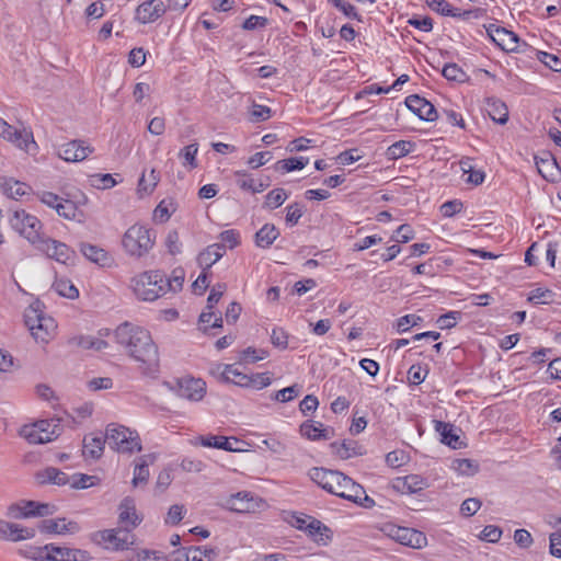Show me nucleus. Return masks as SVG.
<instances>
[{"label": "nucleus", "mask_w": 561, "mask_h": 561, "mask_svg": "<svg viewBox=\"0 0 561 561\" xmlns=\"http://www.w3.org/2000/svg\"><path fill=\"white\" fill-rule=\"evenodd\" d=\"M311 480L327 492L344 500L356 503L363 507H371L375 502L370 499L364 488L353 479L337 470L324 468H312L309 471Z\"/></svg>", "instance_id": "obj_1"}, {"label": "nucleus", "mask_w": 561, "mask_h": 561, "mask_svg": "<svg viewBox=\"0 0 561 561\" xmlns=\"http://www.w3.org/2000/svg\"><path fill=\"white\" fill-rule=\"evenodd\" d=\"M114 335L135 360L148 367L158 365V348L148 330L126 321L116 328Z\"/></svg>", "instance_id": "obj_2"}, {"label": "nucleus", "mask_w": 561, "mask_h": 561, "mask_svg": "<svg viewBox=\"0 0 561 561\" xmlns=\"http://www.w3.org/2000/svg\"><path fill=\"white\" fill-rule=\"evenodd\" d=\"M156 239L154 230L141 224H134L123 234L122 247L127 255L140 259L153 249Z\"/></svg>", "instance_id": "obj_3"}, {"label": "nucleus", "mask_w": 561, "mask_h": 561, "mask_svg": "<svg viewBox=\"0 0 561 561\" xmlns=\"http://www.w3.org/2000/svg\"><path fill=\"white\" fill-rule=\"evenodd\" d=\"M24 322L37 342L48 343L55 335L57 324L44 313L39 302L30 305L24 311Z\"/></svg>", "instance_id": "obj_4"}, {"label": "nucleus", "mask_w": 561, "mask_h": 561, "mask_svg": "<svg viewBox=\"0 0 561 561\" xmlns=\"http://www.w3.org/2000/svg\"><path fill=\"white\" fill-rule=\"evenodd\" d=\"M106 443L121 454H133L141 450V442L136 431L124 425L108 424L106 427Z\"/></svg>", "instance_id": "obj_5"}, {"label": "nucleus", "mask_w": 561, "mask_h": 561, "mask_svg": "<svg viewBox=\"0 0 561 561\" xmlns=\"http://www.w3.org/2000/svg\"><path fill=\"white\" fill-rule=\"evenodd\" d=\"M164 274L160 271L145 272L134 279L136 296L145 301H153L165 295Z\"/></svg>", "instance_id": "obj_6"}, {"label": "nucleus", "mask_w": 561, "mask_h": 561, "mask_svg": "<svg viewBox=\"0 0 561 561\" xmlns=\"http://www.w3.org/2000/svg\"><path fill=\"white\" fill-rule=\"evenodd\" d=\"M91 540L106 550H127L135 542V535L128 528L104 529L91 534Z\"/></svg>", "instance_id": "obj_7"}, {"label": "nucleus", "mask_w": 561, "mask_h": 561, "mask_svg": "<svg viewBox=\"0 0 561 561\" xmlns=\"http://www.w3.org/2000/svg\"><path fill=\"white\" fill-rule=\"evenodd\" d=\"M61 433L59 420H39L31 425H24L21 435L30 444H45L56 439Z\"/></svg>", "instance_id": "obj_8"}, {"label": "nucleus", "mask_w": 561, "mask_h": 561, "mask_svg": "<svg viewBox=\"0 0 561 561\" xmlns=\"http://www.w3.org/2000/svg\"><path fill=\"white\" fill-rule=\"evenodd\" d=\"M12 228L32 244L37 245L43 237L41 236L42 222L39 219L24 209L15 210L10 218Z\"/></svg>", "instance_id": "obj_9"}, {"label": "nucleus", "mask_w": 561, "mask_h": 561, "mask_svg": "<svg viewBox=\"0 0 561 561\" xmlns=\"http://www.w3.org/2000/svg\"><path fill=\"white\" fill-rule=\"evenodd\" d=\"M55 507L47 503L22 500L8 506L5 515L12 519L44 517L54 514Z\"/></svg>", "instance_id": "obj_10"}, {"label": "nucleus", "mask_w": 561, "mask_h": 561, "mask_svg": "<svg viewBox=\"0 0 561 561\" xmlns=\"http://www.w3.org/2000/svg\"><path fill=\"white\" fill-rule=\"evenodd\" d=\"M36 247L42 252H44L49 259H54L58 263L65 265H72L77 257L75 250H72L66 243L50 238H43Z\"/></svg>", "instance_id": "obj_11"}, {"label": "nucleus", "mask_w": 561, "mask_h": 561, "mask_svg": "<svg viewBox=\"0 0 561 561\" xmlns=\"http://www.w3.org/2000/svg\"><path fill=\"white\" fill-rule=\"evenodd\" d=\"M0 136L14 144L18 148L28 152L31 147L36 148L33 133L26 129H16L0 117Z\"/></svg>", "instance_id": "obj_12"}, {"label": "nucleus", "mask_w": 561, "mask_h": 561, "mask_svg": "<svg viewBox=\"0 0 561 561\" xmlns=\"http://www.w3.org/2000/svg\"><path fill=\"white\" fill-rule=\"evenodd\" d=\"M175 392L183 399L198 402L206 394V382L201 378L182 377L176 380Z\"/></svg>", "instance_id": "obj_13"}, {"label": "nucleus", "mask_w": 561, "mask_h": 561, "mask_svg": "<svg viewBox=\"0 0 561 561\" xmlns=\"http://www.w3.org/2000/svg\"><path fill=\"white\" fill-rule=\"evenodd\" d=\"M388 535L397 542L414 549H421L426 546L427 542L426 536L422 531L414 528L393 525L389 527Z\"/></svg>", "instance_id": "obj_14"}, {"label": "nucleus", "mask_w": 561, "mask_h": 561, "mask_svg": "<svg viewBox=\"0 0 561 561\" xmlns=\"http://www.w3.org/2000/svg\"><path fill=\"white\" fill-rule=\"evenodd\" d=\"M94 148L83 140H70L58 148L57 156L66 162H80L87 159Z\"/></svg>", "instance_id": "obj_15"}, {"label": "nucleus", "mask_w": 561, "mask_h": 561, "mask_svg": "<svg viewBox=\"0 0 561 561\" xmlns=\"http://www.w3.org/2000/svg\"><path fill=\"white\" fill-rule=\"evenodd\" d=\"M167 12L162 0H147L141 2L135 11V20L140 24H149L159 20Z\"/></svg>", "instance_id": "obj_16"}, {"label": "nucleus", "mask_w": 561, "mask_h": 561, "mask_svg": "<svg viewBox=\"0 0 561 561\" xmlns=\"http://www.w3.org/2000/svg\"><path fill=\"white\" fill-rule=\"evenodd\" d=\"M261 499L254 496L249 491L231 494L226 500V507L236 513H252L261 505Z\"/></svg>", "instance_id": "obj_17"}, {"label": "nucleus", "mask_w": 561, "mask_h": 561, "mask_svg": "<svg viewBox=\"0 0 561 561\" xmlns=\"http://www.w3.org/2000/svg\"><path fill=\"white\" fill-rule=\"evenodd\" d=\"M405 105L423 121L434 122L438 117L435 106L419 94L409 95L405 99Z\"/></svg>", "instance_id": "obj_18"}, {"label": "nucleus", "mask_w": 561, "mask_h": 561, "mask_svg": "<svg viewBox=\"0 0 561 561\" xmlns=\"http://www.w3.org/2000/svg\"><path fill=\"white\" fill-rule=\"evenodd\" d=\"M486 33L490 38L505 51H514L518 47V36L512 31L495 24H490L486 27Z\"/></svg>", "instance_id": "obj_19"}, {"label": "nucleus", "mask_w": 561, "mask_h": 561, "mask_svg": "<svg viewBox=\"0 0 561 561\" xmlns=\"http://www.w3.org/2000/svg\"><path fill=\"white\" fill-rule=\"evenodd\" d=\"M35 536V529L23 527L8 520L0 519V539L8 541H21Z\"/></svg>", "instance_id": "obj_20"}, {"label": "nucleus", "mask_w": 561, "mask_h": 561, "mask_svg": "<svg viewBox=\"0 0 561 561\" xmlns=\"http://www.w3.org/2000/svg\"><path fill=\"white\" fill-rule=\"evenodd\" d=\"M428 486V480L420 474L398 477L393 481V489L403 494L417 493Z\"/></svg>", "instance_id": "obj_21"}, {"label": "nucleus", "mask_w": 561, "mask_h": 561, "mask_svg": "<svg viewBox=\"0 0 561 561\" xmlns=\"http://www.w3.org/2000/svg\"><path fill=\"white\" fill-rule=\"evenodd\" d=\"M119 523L124 525V528L130 529V531L136 528L142 520V518L137 514L135 501L133 497H125L119 506H118Z\"/></svg>", "instance_id": "obj_22"}, {"label": "nucleus", "mask_w": 561, "mask_h": 561, "mask_svg": "<svg viewBox=\"0 0 561 561\" xmlns=\"http://www.w3.org/2000/svg\"><path fill=\"white\" fill-rule=\"evenodd\" d=\"M49 557L48 561H87L90 559L88 551L58 547L53 543H49Z\"/></svg>", "instance_id": "obj_23"}, {"label": "nucleus", "mask_w": 561, "mask_h": 561, "mask_svg": "<svg viewBox=\"0 0 561 561\" xmlns=\"http://www.w3.org/2000/svg\"><path fill=\"white\" fill-rule=\"evenodd\" d=\"M199 443L204 447L208 448H217L226 451H241L242 449L238 447L241 442L236 437H226L221 435H207L201 436Z\"/></svg>", "instance_id": "obj_24"}, {"label": "nucleus", "mask_w": 561, "mask_h": 561, "mask_svg": "<svg viewBox=\"0 0 561 561\" xmlns=\"http://www.w3.org/2000/svg\"><path fill=\"white\" fill-rule=\"evenodd\" d=\"M38 528L42 533L58 535L79 531V525L76 522H66V518L44 519L39 523Z\"/></svg>", "instance_id": "obj_25"}, {"label": "nucleus", "mask_w": 561, "mask_h": 561, "mask_svg": "<svg viewBox=\"0 0 561 561\" xmlns=\"http://www.w3.org/2000/svg\"><path fill=\"white\" fill-rule=\"evenodd\" d=\"M157 459L154 454H148L140 456L136 459L134 468L133 485L136 488L140 484H146L149 479V466L152 465Z\"/></svg>", "instance_id": "obj_26"}, {"label": "nucleus", "mask_w": 561, "mask_h": 561, "mask_svg": "<svg viewBox=\"0 0 561 561\" xmlns=\"http://www.w3.org/2000/svg\"><path fill=\"white\" fill-rule=\"evenodd\" d=\"M106 443L105 435L89 434L83 438L82 454L87 459H99L103 455L104 444Z\"/></svg>", "instance_id": "obj_27"}, {"label": "nucleus", "mask_w": 561, "mask_h": 561, "mask_svg": "<svg viewBox=\"0 0 561 561\" xmlns=\"http://www.w3.org/2000/svg\"><path fill=\"white\" fill-rule=\"evenodd\" d=\"M226 253V245L214 243L203 250L198 256V265L204 270L210 268L217 261H219Z\"/></svg>", "instance_id": "obj_28"}, {"label": "nucleus", "mask_w": 561, "mask_h": 561, "mask_svg": "<svg viewBox=\"0 0 561 561\" xmlns=\"http://www.w3.org/2000/svg\"><path fill=\"white\" fill-rule=\"evenodd\" d=\"M300 434L310 440H327L332 437L333 430L324 428L320 422L306 421L300 425Z\"/></svg>", "instance_id": "obj_29"}, {"label": "nucleus", "mask_w": 561, "mask_h": 561, "mask_svg": "<svg viewBox=\"0 0 561 561\" xmlns=\"http://www.w3.org/2000/svg\"><path fill=\"white\" fill-rule=\"evenodd\" d=\"M80 251L89 261L102 267L110 266L112 263V257L107 251L98 245L82 242L80 244Z\"/></svg>", "instance_id": "obj_30"}, {"label": "nucleus", "mask_w": 561, "mask_h": 561, "mask_svg": "<svg viewBox=\"0 0 561 561\" xmlns=\"http://www.w3.org/2000/svg\"><path fill=\"white\" fill-rule=\"evenodd\" d=\"M36 480L39 484L51 483L59 486L68 485L70 478L67 473L55 467H47L36 473Z\"/></svg>", "instance_id": "obj_31"}, {"label": "nucleus", "mask_w": 561, "mask_h": 561, "mask_svg": "<svg viewBox=\"0 0 561 561\" xmlns=\"http://www.w3.org/2000/svg\"><path fill=\"white\" fill-rule=\"evenodd\" d=\"M330 448L334 455L343 460L363 455L362 446L355 440H343L342 443L333 442L330 444Z\"/></svg>", "instance_id": "obj_32"}, {"label": "nucleus", "mask_w": 561, "mask_h": 561, "mask_svg": "<svg viewBox=\"0 0 561 561\" xmlns=\"http://www.w3.org/2000/svg\"><path fill=\"white\" fill-rule=\"evenodd\" d=\"M535 163L543 179L553 181L554 173L558 171V164L550 152H542L541 156H535Z\"/></svg>", "instance_id": "obj_33"}, {"label": "nucleus", "mask_w": 561, "mask_h": 561, "mask_svg": "<svg viewBox=\"0 0 561 561\" xmlns=\"http://www.w3.org/2000/svg\"><path fill=\"white\" fill-rule=\"evenodd\" d=\"M486 111L491 119L500 125H504L508 121V108L506 104L495 98L486 99Z\"/></svg>", "instance_id": "obj_34"}, {"label": "nucleus", "mask_w": 561, "mask_h": 561, "mask_svg": "<svg viewBox=\"0 0 561 561\" xmlns=\"http://www.w3.org/2000/svg\"><path fill=\"white\" fill-rule=\"evenodd\" d=\"M435 430L439 433L442 437V443L448 445L449 447L457 449L462 446V443L459 439V436L456 433L455 427L443 421H435Z\"/></svg>", "instance_id": "obj_35"}, {"label": "nucleus", "mask_w": 561, "mask_h": 561, "mask_svg": "<svg viewBox=\"0 0 561 561\" xmlns=\"http://www.w3.org/2000/svg\"><path fill=\"white\" fill-rule=\"evenodd\" d=\"M305 531L318 543L327 545L331 540L330 528L314 517L309 520Z\"/></svg>", "instance_id": "obj_36"}, {"label": "nucleus", "mask_w": 561, "mask_h": 561, "mask_svg": "<svg viewBox=\"0 0 561 561\" xmlns=\"http://www.w3.org/2000/svg\"><path fill=\"white\" fill-rule=\"evenodd\" d=\"M0 185L3 193L13 199L24 196L30 190V186L26 183L16 181L13 178H3Z\"/></svg>", "instance_id": "obj_37"}, {"label": "nucleus", "mask_w": 561, "mask_h": 561, "mask_svg": "<svg viewBox=\"0 0 561 561\" xmlns=\"http://www.w3.org/2000/svg\"><path fill=\"white\" fill-rule=\"evenodd\" d=\"M185 550V561H211L218 556V551L215 548L202 547H188L183 548Z\"/></svg>", "instance_id": "obj_38"}, {"label": "nucleus", "mask_w": 561, "mask_h": 561, "mask_svg": "<svg viewBox=\"0 0 561 561\" xmlns=\"http://www.w3.org/2000/svg\"><path fill=\"white\" fill-rule=\"evenodd\" d=\"M279 236L278 229L273 224H265L256 233H255V244L259 248L267 249Z\"/></svg>", "instance_id": "obj_39"}, {"label": "nucleus", "mask_w": 561, "mask_h": 561, "mask_svg": "<svg viewBox=\"0 0 561 561\" xmlns=\"http://www.w3.org/2000/svg\"><path fill=\"white\" fill-rule=\"evenodd\" d=\"M221 377L227 382H232L239 387H248L249 385V375L239 371L232 365H226Z\"/></svg>", "instance_id": "obj_40"}, {"label": "nucleus", "mask_w": 561, "mask_h": 561, "mask_svg": "<svg viewBox=\"0 0 561 561\" xmlns=\"http://www.w3.org/2000/svg\"><path fill=\"white\" fill-rule=\"evenodd\" d=\"M53 288L56 290V293L62 297L69 298V299H76L79 297V290L77 287L67 278H57L54 284Z\"/></svg>", "instance_id": "obj_41"}, {"label": "nucleus", "mask_w": 561, "mask_h": 561, "mask_svg": "<svg viewBox=\"0 0 561 561\" xmlns=\"http://www.w3.org/2000/svg\"><path fill=\"white\" fill-rule=\"evenodd\" d=\"M176 207L172 199H162L153 210V219L159 222H165L175 211Z\"/></svg>", "instance_id": "obj_42"}, {"label": "nucleus", "mask_w": 561, "mask_h": 561, "mask_svg": "<svg viewBox=\"0 0 561 561\" xmlns=\"http://www.w3.org/2000/svg\"><path fill=\"white\" fill-rule=\"evenodd\" d=\"M199 323L204 325V331L207 332L209 329L222 328L221 313H216L213 310H207V307L199 316Z\"/></svg>", "instance_id": "obj_43"}, {"label": "nucleus", "mask_w": 561, "mask_h": 561, "mask_svg": "<svg viewBox=\"0 0 561 561\" xmlns=\"http://www.w3.org/2000/svg\"><path fill=\"white\" fill-rule=\"evenodd\" d=\"M308 163H309V158L295 157V158H288L285 160L277 161V163L275 164V169L280 170L283 172H291V171L304 169Z\"/></svg>", "instance_id": "obj_44"}, {"label": "nucleus", "mask_w": 561, "mask_h": 561, "mask_svg": "<svg viewBox=\"0 0 561 561\" xmlns=\"http://www.w3.org/2000/svg\"><path fill=\"white\" fill-rule=\"evenodd\" d=\"M160 181V173L156 169H151L148 175V179L146 178V174L142 173L141 178L138 182V192L145 193V194H151L157 186V184Z\"/></svg>", "instance_id": "obj_45"}, {"label": "nucleus", "mask_w": 561, "mask_h": 561, "mask_svg": "<svg viewBox=\"0 0 561 561\" xmlns=\"http://www.w3.org/2000/svg\"><path fill=\"white\" fill-rule=\"evenodd\" d=\"M20 553L31 560L34 561H48L49 557V545H45L43 547H34L30 546L25 549H21Z\"/></svg>", "instance_id": "obj_46"}, {"label": "nucleus", "mask_w": 561, "mask_h": 561, "mask_svg": "<svg viewBox=\"0 0 561 561\" xmlns=\"http://www.w3.org/2000/svg\"><path fill=\"white\" fill-rule=\"evenodd\" d=\"M70 478V482L68 485H70L71 489L79 490V489H88L90 486H93L99 481V478L95 476H89L85 473H75Z\"/></svg>", "instance_id": "obj_47"}, {"label": "nucleus", "mask_w": 561, "mask_h": 561, "mask_svg": "<svg viewBox=\"0 0 561 561\" xmlns=\"http://www.w3.org/2000/svg\"><path fill=\"white\" fill-rule=\"evenodd\" d=\"M413 142L409 140H399L388 148L387 154L391 159H399L409 154L413 150Z\"/></svg>", "instance_id": "obj_48"}, {"label": "nucleus", "mask_w": 561, "mask_h": 561, "mask_svg": "<svg viewBox=\"0 0 561 561\" xmlns=\"http://www.w3.org/2000/svg\"><path fill=\"white\" fill-rule=\"evenodd\" d=\"M442 75L449 81L465 82L468 80L467 73L454 62L446 64L442 70Z\"/></svg>", "instance_id": "obj_49"}, {"label": "nucleus", "mask_w": 561, "mask_h": 561, "mask_svg": "<svg viewBox=\"0 0 561 561\" xmlns=\"http://www.w3.org/2000/svg\"><path fill=\"white\" fill-rule=\"evenodd\" d=\"M287 198L288 194L284 188H274L266 195L264 207L275 209L282 206Z\"/></svg>", "instance_id": "obj_50"}, {"label": "nucleus", "mask_w": 561, "mask_h": 561, "mask_svg": "<svg viewBox=\"0 0 561 561\" xmlns=\"http://www.w3.org/2000/svg\"><path fill=\"white\" fill-rule=\"evenodd\" d=\"M184 283V272L183 271H173L172 277H165L163 285L165 286V294L168 291L176 293L182 289Z\"/></svg>", "instance_id": "obj_51"}, {"label": "nucleus", "mask_w": 561, "mask_h": 561, "mask_svg": "<svg viewBox=\"0 0 561 561\" xmlns=\"http://www.w3.org/2000/svg\"><path fill=\"white\" fill-rule=\"evenodd\" d=\"M267 356L268 352L266 350H256L250 346L242 351L240 360L245 363H256L259 360L266 358Z\"/></svg>", "instance_id": "obj_52"}, {"label": "nucleus", "mask_w": 561, "mask_h": 561, "mask_svg": "<svg viewBox=\"0 0 561 561\" xmlns=\"http://www.w3.org/2000/svg\"><path fill=\"white\" fill-rule=\"evenodd\" d=\"M185 513H186V510H185L184 505L174 504V505L170 506L168 514L164 518V523L167 525L175 526L181 523Z\"/></svg>", "instance_id": "obj_53"}, {"label": "nucleus", "mask_w": 561, "mask_h": 561, "mask_svg": "<svg viewBox=\"0 0 561 561\" xmlns=\"http://www.w3.org/2000/svg\"><path fill=\"white\" fill-rule=\"evenodd\" d=\"M91 185L99 190H106L115 186L116 181L112 174H94L90 176Z\"/></svg>", "instance_id": "obj_54"}, {"label": "nucleus", "mask_w": 561, "mask_h": 561, "mask_svg": "<svg viewBox=\"0 0 561 561\" xmlns=\"http://www.w3.org/2000/svg\"><path fill=\"white\" fill-rule=\"evenodd\" d=\"M249 385L247 388L263 389L271 385L272 380L268 373H257L249 375Z\"/></svg>", "instance_id": "obj_55"}, {"label": "nucleus", "mask_w": 561, "mask_h": 561, "mask_svg": "<svg viewBox=\"0 0 561 561\" xmlns=\"http://www.w3.org/2000/svg\"><path fill=\"white\" fill-rule=\"evenodd\" d=\"M271 108L266 105L254 103L250 111V121L254 123L267 121L271 117Z\"/></svg>", "instance_id": "obj_56"}, {"label": "nucleus", "mask_w": 561, "mask_h": 561, "mask_svg": "<svg viewBox=\"0 0 561 561\" xmlns=\"http://www.w3.org/2000/svg\"><path fill=\"white\" fill-rule=\"evenodd\" d=\"M304 215V206L299 203H293L286 207V222L289 226H296Z\"/></svg>", "instance_id": "obj_57"}, {"label": "nucleus", "mask_w": 561, "mask_h": 561, "mask_svg": "<svg viewBox=\"0 0 561 561\" xmlns=\"http://www.w3.org/2000/svg\"><path fill=\"white\" fill-rule=\"evenodd\" d=\"M553 293L549 289L536 288L530 291L528 297V301L539 305V304H549L552 300Z\"/></svg>", "instance_id": "obj_58"}, {"label": "nucleus", "mask_w": 561, "mask_h": 561, "mask_svg": "<svg viewBox=\"0 0 561 561\" xmlns=\"http://www.w3.org/2000/svg\"><path fill=\"white\" fill-rule=\"evenodd\" d=\"M227 289V285L224 283H218L210 289L209 296L207 298V310H213L215 306L218 304L222 295Z\"/></svg>", "instance_id": "obj_59"}, {"label": "nucleus", "mask_w": 561, "mask_h": 561, "mask_svg": "<svg viewBox=\"0 0 561 561\" xmlns=\"http://www.w3.org/2000/svg\"><path fill=\"white\" fill-rule=\"evenodd\" d=\"M271 343L280 350H286L288 346V334L282 328H274L271 333Z\"/></svg>", "instance_id": "obj_60"}, {"label": "nucleus", "mask_w": 561, "mask_h": 561, "mask_svg": "<svg viewBox=\"0 0 561 561\" xmlns=\"http://www.w3.org/2000/svg\"><path fill=\"white\" fill-rule=\"evenodd\" d=\"M78 214V207L75 202L70 199H65L62 204L59 205L58 215L65 219L73 220L76 219Z\"/></svg>", "instance_id": "obj_61"}, {"label": "nucleus", "mask_w": 561, "mask_h": 561, "mask_svg": "<svg viewBox=\"0 0 561 561\" xmlns=\"http://www.w3.org/2000/svg\"><path fill=\"white\" fill-rule=\"evenodd\" d=\"M539 60L553 71H561V58L554 54L540 51Z\"/></svg>", "instance_id": "obj_62"}, {"label": "nucleus", "mask_w": 561, "mask_h": 561, "mask_svg": "<svg viewBox=\"0 0 561 561\" xmlns=\"http://www.w3.org/2000/svg\"><path fill=\"white\" fill-rule=\"evenodd\" d=\"M453 468L461 474H473L478 470V466L470 459H456L453 462Z\"/></svg>", "instance_id": "obj_63"}, {"label": "nucleus", "mask_w": 561, "mask_h": 561, "mask_svg": "<svg viewBox=\"0 0 561 561\" xmlns=\"http://www.w3.org/2000/svg\"><path fill=\"white\" fill-rule=\"evenodd\" d=\"M135 561H165V560L161 552L156 551V550L144 549L136 554Z\"/></svg>", "instance_id": "obj_64"}]
</instances>
